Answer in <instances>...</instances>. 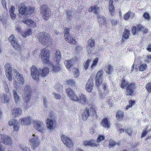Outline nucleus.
<instances>
[{"mask_svg":"<svg viewBox=\"0 0 151 151\" xmlns=\"http://www.w3.org/2000/svg\"><path fill=\"white\" fill-rule=\"evenodd\" d=\"M39 70V72L36 67L34 65L32 66L31 69V73L33 78L37 81L39 80L40 74L42 77H44L48 75L50 71L49 69L46 67Z\"/></svg>","mask_w":151,"mask_h":151,"instance_id":"1","label":"nucleus"},{"mask_svg":"<svg viewBox=\"0 0 151 151\" xmlns=\"http://www.w3.org/2000/svg\"><path fill=\"white\" fill-rule=\"evenodd\" d=\"M66 93L68 96L72 100L77 101L78 102L85 104L87 101L86 95L82 94L78 98L73 91L70 88H67L66 90Z\"/></svg>","mask_w":151,"mask_h":151,"instance_id":"2","label":"nucleus"},{"mask_svg":"<svg viewBox=\"0 0 151 151\" xmlns=\"http://www.w3.org/2000/svg\"><path fill=\"white\" fill-rule=\"evenodd\" d=\"M120 86L122 88H124L126 87V95L127 96H132L135 94L136 86L134 83H131L128 84L126 82L124 79H123L121 82Z\"/></svg>","mask_w":151,"mask_h":151,"instance_id":"3","label":"nucleus"},{"mask_svg":"<svg viewBox=\"0 0 151 151\" xmlns=\"http://www.w3.org/2000/svg\"><path fill=\"white\" fill-rule=\"evenodd\" d=\"M19 14L22 15L27 16L31 15L35 12V8L32 7H27L23 3H22L19 6Z\"/></svg>","mask_w":151,"mask_h":151,"instance_id":"4","label":"nucleus"},{"mask_svg":"<svg viewBox=\"0 0 151 151\" xmlns=\"http://www.w3.org/2000/svg\"><path fill=\"white\" fill-rule=\"evenodd\" d=\"M38 38L40 42L45 45L52 42V38L47 33L45 32H40L38 35Z\"/></svg>","mask_w":151,"mask_h":151,"instance_id":"5","label":"nucleus"},{"mask_svg":"<svg viewBox=\"0 0 151 151\" xmlns=\"http://www.w3.org/2000/svg\"><path fill=\"white\" fill-rule=\"evenodd\" d=\"M40 9L43 14V18L45 20H47L51 16L50 9L47 5H43L40 6Z\"/></svg>","mask_w":151,"mask_h":151,"instance_id":"6","label":"nucleus"},{"mask_svg":"<svg viewBox=\"0 0 151 151\" xmlns=\"http://www.w3.org/2000/svg\"><path fill=\"white\" fill-rule=\"evenodd\" d=\"M50 52L48 49H43L41 51V58L45 64H48L50 61Z\"/></svg>","mask_w":151,"mask_h":151,"instance_id":"7","label":"nucleus"},{"mask_svg":"<svg viewBox=\"0 0 151 151\" xmlns=\"http://www.w3.org/2000/svg\"><path fill=\"white\" fill-rule=\"evenodd\" d=\"M90 115L93 116L95 115L96 116H97L96 110L93 107L90 108V111L89 109L86 108L83 113L82 118L83 120H86Z\"/></svg>","mask_w":151,"mask_h":151,"instance_id":"8","label":"nucleus"},{"mask_svg":"<svg viewBox=\"0 0 151 151\" xmlns=\"http://www.w3.org/2000/svg\"><path fill=\"white\" fill-rule=\"evenodd\" d=\"M143 31L144 33H146L148 32V29L141 25L138 24L136 26H134L131 30L132 34L134 35L139 31Z\"/></svg>","mask_w":151,"mask_h":151,"instance_id":"9","label":"nucleus"},{"mask_svg":"<svg viewBox=\"0 0 151 151\" xmlns=\"http://www.w3.org/2000/svg\"><path fill=\"white\" fill-rule=\"evenodd\" d=\"M103 79V70H100L98 71L96 77V84L98 90L99 86L102 83Z\"/></svg>","mask_w":151,"mask_h":151,"instance_id":"10","label":"nucleus"},{"mask_svg":"<svg viewBox=\"0 0 151 151\" xmlns=\"http://www.w3.org/2000/svg\"><path fill=\"white\" fill-rule=\"evenodd\" d=\"M61 140L63 143L69 148H72L73 146L72 140L63 134L61 136Z\"/></svg>","mask_w":151,"mask_h":151,"instance_id":"11","label":"nucleus"},{"mask_svg":"<svg viewBox=\"0 0 151 151\" xmlns=\"http://www.w3.org/2000/svg\"><path fill=\"white\" fill-rule=\"evenodd\" d=\"M31 89L30 87L29 86L27 85L25 88V93L24 94V100L25 102L27 103L29 101L31 98Z\"/></svg>","mask_w":151,"mask_h":151,"instance_id":"12","label":"nucleus"},{"mask_svg":"<svg viewBox=\"0 0 151 151\" xmlns=\"http://www.w3.org/2000/svg\"><path fill=\"white\" fill-rule=\"evenodd\" d=\"M69 29L66 28L65 29V34L64 36L65 40L68 42L69 43L72 44H75L76 42V41L73 38L71 37H70V35L69 34Z\"/></svg>","mask_w":151,"mask_h":151,"instance_id":"13","label":"nucleus"},{"mask_svg":"<svg viewBox=\"0 0 151 151\" xmlns=\"http://www.w3.org/2000/svg\"><path fill=\"white\" fill-rule=\"evenodd\" d=\"M6 69V74L7 77L9 81L12 80V67L9 64H6L5 66Z\"/></svg>","mask_w":151,"mask_h":151,"instance_id":"14","label":"nucleus"},{"mask_svg":"<svg viewBox=\"0 0 151 151\" xmlns=\"http://www.w3.org/2000/svg\"><path fill=\"white\" fill-rule=\"evenodd\" d=\"M9 40L11 42L13 46L16 49H20L21 47L17 43L16 40V38L14 35H11L9 37Z\"/></svg>","mask_w":151,"mask_h":151,"instance_id":"15","label":"nucleus"},{"mask_svg":"<svg viewBox=\"0 0 151 151\" xmlns=\"http://www.w3.org/2000/svg\"><path fill=\"white\" fill-rule=\"evenodd\" d=\"M34 127L37 130L41 132H43L44 129L43 123L40 121H34Z\"/></svg>","mask_w":151,"mask_h":151,"instance_id":"16","label":"nucleus"},{"mask_svg":"<svg viewBox=\"0 0 151 151\" xmlns=\"http://www.w3.org/2000/svg\"><path fill=\"white\" fill-rule=\"evenodd\" d=\"M93 86V80L92 78H89L86 86V90L88 93L91 92Z\"/></svg>","mask_w":151,"mask_h":151,"instance_id":"17","label":"nucleus"},{"mask_svg":"<svg viewBox=\"0 0 151 151\" xmlns=\"http://www.w3.org/2000/svg\"><path fill=\"white\" fill-rule=\"evenodd\" d=\"M55 121L47 118L46 120V123L47 128L50 130H52L55 128Z\"/></svg>","mask_w":151,"mask_h":151,"instance_id":"18","label":"nucleus"},{"mask_svg":"<svg viewBox=\"0 0 151 151\" xmlns=\"http://www.w3.org/2000/svg\"><path fill=\"white\" fill-rule=\"evenodd\" d=\"M34 138H32L30 139V142L31 144L32 145L33 149H35V148L37 147L39 145V141H38V138L37 137H35V135L33 134V135Z\"/></svg>","mask_w":151,"mask_h":151,"instance_id":"19","label":"nucleus"},{"mask_svg":"<svg viewBox=\"0 0 151 151\" xmlns=\"http://www.w3.org/2000/svg\"><path fill=\"white\" fill-rule=\"evenodd\" d=\"M14 71L17 74L15 78L19 82V83L23 84L24 82V80L23 76L20 74L17 70L14 69Z\"/></svg>","mask_w":151,"mask_h":151,"instance_id":"20","label":"nucleus"},{"mask_svg":"<svg viewBox=\"0 0 151 151\" xmlns=\"http://www.w3.org/2000/svg\"><path fill=\"white\" fill-rule=\"evenodd\" d=\"M61 54L59 50H57L55 53V57L54 62L55 64L58 65L61 59Z\"/></svg>","mask_w":151,"mask_h":151,"instance_id":"21","label":"nucleus"},{"mask_svg":"<svg viewBox=\"0 0 151 151\" xmlns=\"http://www.w3.org/2000/svg\"><path fill=\"white\" fill-rule=\"evenodd\" d=\"M101 124L102 126L105 128L108 129L110 127V122L106 117L105 118L102 120Z\"/></svg>","mask_w":151,"mask_h":151,"instance_id":"22","label":"nucleus"},{"mask_svg":"<svg viewBox=\"0 0 151 151\" xmlns=\"http://www.w3.org/2000/svg\"><path fill=\"white\" fill-rule=\"evenodd\" d=\"M9 126L13 125L14 131H17L19 129V124L17 120L13 119L9 121Z\"/></svg>","mask_w":151,"mask_h":151,"instance_id":"23","label":"nucleus"},{"mask_svg":"<svg viewBox=\"0 0 151 151\" xmlns=\"http://www.w3.org/2000/svg\"><path fill=\"white\" fill-rule=\"evenodd\" d=\"M22 22L26 24L29 27L35 28L36 27V23L34 21L30 19H26L23 20Z\"/></svg>","mask_w":151,"mask_h":151,"instance_id":"24","label":"nucleus"},{"mask_svg":"<svg viewBox=\"0 0 151 151\" xmlns=\"http://www.w3.org/2000/svg\"><path fill=\"white\" fill-rule=\"evenodd\" d=\"M12 115L15 117L17 116H19L21 114L22 110L20 108H16L12 109Z\"/></svg>","mask_w":151,"mask_h":151,"instance_id":"25","label":"nucleus"},{"mask_svg":"<svg viewBox=\"0 0 151 151\" xmlns=\"http://www.w3.org/2000/svg\"><path fill=\"white\" fill-rule=\"evenodd\" d=\"M113 3V0H110L109 1V8L110 13L111 15H113L114 14V8Z\"/></svg>","mask_w":151,"mask_h":151,"instance_id":"26","label":"nucleus"},{"mask_svg":"<svg viewBox=\"0 0 151 151\" xmlns=\"http://www.w3.org/2000/svg\"><path fill=\"white\" fill-rule=\"evenodd\" d=\"M83 144L85 146H91V147H96L98 146V145L97 144L94 140H91L89 141H86L83 142Z\"/></svg>","mask_w":151,"mask_h":151,"instance_id":"27","label":"nucleus"},{"mask_svg":"<svg viewBox=\"0 0 151 151\" xmlns=\"http://www.w3.org/2000/svg\"><path fill=\"white\" fill-rule=\"evenodd\" d=\"M124 112L123 111H118L116 114V117L117 120L119 121L122 120L124 117Z\"/></svg>","mask_w":151,"mask_h":151,"instance_id":"28","label":"nucleus"},{"mask_svg":"<svg viewBox=\"0 0 151 151\" xmlns=\"http://www.w3.org/2000/svg\"><path fill=\"white\" fill-rule=\"evenodd\" d=\"M32 120L30 117L27 116V117L24 118L22 119L21 122L24 125H29L31 123Z\"/></svg>","mask_w":151,"mask_h":151,"instance_id":"29","label":"nucleus"},{"mask_svg":"<svg viewBox=\"0 0 151 151\" xmlns=\"http://www.w3.org/2000/svg\"><path fill=\"white\" fill-rule=\"evenodd\" d=\"M1 101L4 103H9L10 101V96H8L7 95L4 94L1 97Z\"/></svg>","mask_w":151,"mask_h":151,"instance_id":"30","label":"nucleus"},{"mask_svg":"<svg viewBox=\"0 0 151 151\" xmlns=\"http://www.w3.org/2000/svg\"><path fill=\"white\" fill-rule=\"evenodd\" d=\"M72 61L71 60H65L64 62V64L67 69H70L73 65Z\"/></svg>","mask_w":151,"mask_h":151,"instance_id":"31","label":"nucleus"},{"mask_svg":"<svg viewBox=\"0 0 151 151\" xmlns=\"http://www.w3.org/2000/svg\"><path fill=\"white\" fill-rule=\"evenodd\" d=\"M114 70V68L112 65L109 64L108 65L106 70V72L108 74H110Z\"/></svg>","mask_w":151,"mask_h":151,"instance_id":"32","label":"nucleus"},{"mask_svg":"<svg viewBox=\"0 0 151 151\" xmlns=\"http://www.w3.org/2000/svg\"><path fill=\"white\" fill-rule=\"evenodd\" d=\"M99 9V8L96 6H91L88 9V11L90 12L94 11V13L98 14Z\"/></svg>","mask_w":151,"mask_h":151,"instance_id":"33","label":"nucleus"},{"mask_svg":"<svg viewBox=\"0 0 151 151\" xmlns=\"http://www.w3.org/2000/svg\"><path fill=\"white\" fill-rule=\"evenodd\" d=\"M130 34L129 31L127 29H125L123 33L122 36L123 38L125 39H127L129 38Z\"/></svg>","mask_w":151,"mask_h":151,"instance_id":"34","label":"nucleus"},{"mask_svg":"<svg viewBox=\"0 0 151 151\" xmlns=\"http://www.w3.org/2000/svg\"><path fill=\"white\" fill-rule=\"evenodd\" d=\"M129 104L127 105L125 108L126 110H128L134 104L135 101L132 100H129Z\"/></svg>","mask_w":151,"mask_h":151,"instance_id":"35","label":"nucleus"},{"mask_svg":"<svg viewBox=\"0 0 151 151\" xmlns=\"http://www.w3.org/2000/svg\"><path fill=\"white\" fill-rule=\"evenodd\" d=\"M32 31L31 29H29L27 31H25V32H21V35L23 37H25L29 35L32 33Z\"/></svg>","mask_w":151,"mask_h":151,"instance_id":"36","label":"nucleus"},{"mask_svg":"<svg viewBox=\"0 0 151 151\" xmlns=\"http://www.w3.org/2000/svg\"><path fill=\"white\" fill-rule=\"evenodd\" d=\"M95 40L91 38L88 40V46L91 47H93L95 45Z\"/></svg>","mask_w":151,"mask_h":151,"instance_id":"37","label":"nucleus"},{"mask_svg":"<svg viewBox=\"0 0 151 151\" xmlns=\"http://www.w3.org/2000/svg\"><path fill=\"white\" fill-rule=\"evenodd\" d=\"M120 144V142H117L115 143V142L114 141L111 140L110 141L109 146V147L110 148L111 147H113L116 144L119 145Z\"/></svg>","mask_w":151,"mask_h":151,"instance_id":"38","label":"nucleus"},{"mask_svg":"<svg viewBox=\"0 0 151 151\" xmlns=\"http://www.w3.org/2000/svg\"><path fill=\"white\" fill-rule=\"evenodd\" d=\"M147 68V66L146 64H142L139 66V69L140 71H142L146 69Z\"/></svg>","mask_w":151,"mask_h":151,"instance_id":"39","label":"nucleus"},{"mask_svg":"<svg viewBox=\"0 0 151 151\" xmlns=\"http://www.w3.org/2000/svg\"><path fill=\"white\" fill-rule=\"evenodd\" d=\"M66 83L68 85L72 86H74L75 85V82L72 79H69L66 81Z\"/></svg>","mask_w":151,"mask_h":151,"instance_id":"40","label":"nucleus"},{"mask_svg":"<svg viewBox=\"0 0 151 151\" xmlns=\"http://www.w3.org/2000/svg\"><path fill=\"white\" fill-rule=\"evenodd\" d=\"M99 59L98 58H96L93 60V63L91 66V69H93V68L96 65Z\"/></svg>","mask_w":151,"mask_h":151,"instance_id":"41","label":"nucleus"},{"mask_svg":"<svg viewBox=\"0 0 151 151\" xmlns=\"http://www.w3.org/2000/svg\"><path fill=\"white\" fill-rule=\"evenodd\" d=\"M52 70L53 72H57L60 70L61 68L59 66H57L53 65L52 66Z\"/></svg>","mask_w":151,"mask_h":151,"instance_id":"42","label":"nucleus"},{"mask_svg":"<svg viewBox=\"0 0 151 151\" xmlns=\"http://www.w3.org/2000/svg\"><path fill=\"white\" fill-rule=\"evenodd\" d=\"M15 101L16 103H17L19 99V97L16 91H13Z\"/></svg>","mask_w":151,"mask_h":151,"instance_id":"43","label":"nucleus"},{"mask_svg":"<svg viewBox=\"0 0 151 151\" xmlns=\"http://www.w3.org/2000/svg\"><path fill=\"white\" fill-rule=\"evenodd\" d=\"M143 17L147 20H149L151 19L150 14L147 12L144 13Z\"/></svg>","mask_w":151,"mask_h":151,"instance_id":"44","label":"nucleus"},{"mask_svg":"<svg viewBox=\"0 0 151 151\" xmlns=\"http://www.w3.org/2000/svg\"><path fill=\"white\" fill-rule=\"evenodd\" d=\"M146 88L149 93L151 92V83H148L146 86Z\"/></svg>","mask_w":151,"mask_h":151,"instance_id":"45","label":"nucleus"},{"mask_svg":"<svg viewBox=\"0 0 151 151\" xmlns=\"http://www.w3.org/2000/svg\"><path fill=\"white\" fill-rule=\"evenodd\" d=\"M131 13V12L129 11L124 14V19L127 20L129 18Z\"/></svg>","mask_w":151,"mask_h":151,"instance_id":"46","label":"nucleus"},{"mask_svg":"<svg viewBox=\"0 0 151 151\" xmlns=\"http://www.w3.org/2000/svg\"><path fill=\"white\" fill-rule=\"evenodd\" d=\"M105 138L104 136L100 135L96 139L97 142V143L100 142L102 140H104Z\"/></svg>","mask_w":151,"mask_h":151,"instance_id":"47","label":"nucleus"},{"mask_svg":"<svg viewBox=\"0 0 151 151\" xmlns=\"http://www.w3.org/2000/svg\"><path fill=\"white\" fill-rule=\"evenodd\" d=\"M74 72L73 75L75 76V77L77 78L79 75V70L77 68H74Z\"/></svg>","mask_w":151,"mask_h":151,"instance_id":"48","label":"nucleus"},{"mask_svg":"<svg viewBox=\"0 0 151 151\" xmlns=\"http://www.w3.org/2000/svg\"><path fill=\"white\" fill-rule=\"evenodd\" d=\"M90 61V60H88L85 63H84L83 65L85 70H86L88 68Z\"/></svg>","mask_w":151,"mask_h":151,"instance_id":"49","label":"nucleus"},{"mask_svg":"<svg viewBox=\"0 0 151 151\" xmlns=\"http://www.w3.org/2000/svg\"><path fill=\"white\" fill-rule=\"evenodd\" d=\"M125 131L127 132L129 136H131L133 133V131L130 128H127L125 130Z\"/></svg>","mask_w":151,"mask_h":151,"instance_id":"50","label":"nucleus"},{"mask_svg":"<svg viewBox=\"0 0 151 151\" xmlns=\"http://www.w3.org/2000/svg\"><path fill=\"white\" fill-rule=\"evenodd\" d=\"M97 18L98 19H100L99 20L100 21H103V22H105L106 18L104 16H102L100 17L99 15H98Z\"/></svg>","mask_w":151,"mask_h":151,"instance_id":"51","label":"nucleus"},{"mask_svg":"<svg viewBox=\"0 0 151 151\" xmlns=\"http://www.w3.org/2000/svg\"><path fill=\"white\" fill-rule=\"evenodd\" d=\"M15 8L14 6H11V8L9 9V14L14 13L15 11Z\"/></svg>","mask_w":151,"mask_h":151,"instance_id":"52","label":"nucleus"},{"mask_svg":"<svg viewBox=\"0 0 151 151\" xmlns=\"http://www.w3.org/2000/svg\"><path fill=\"white\" fill-rule=\"evenodd\" d=\"M66 14L68 19H70L72 17L71 12L70 11H68L66 12Z\"/></svg>","mask_w":151,"mask_h":151,"instance_id":"53","label":"nucleus"},{"mask_svg":"<svg viewBox=\"0 0 151 151\" xmlns=\"http://www.w3.org/2000/svg\"><path fill=\"white\" fill-rule=\"evenodd\" d=\"M4 89L5 90V91L6 92H8L9 91V90L8 87V86L7 85V84H6V82H5L4 84Z\"/></svg>","mask_w":151,"mask_h":151,"instance_id":"54","label":"nucleus"},{"mask_svg":"<svg viewBox=\"0 0 151 151\" xmlns=\"http://www.w3.org/2000/svg\"><path fill=\"white\" fill-rule=\"evenodd\" d=\"M12 19H15L16 17V15L14 13L9 14Z\"/></svg>","mask_w":151,"mask_h":151,"instance_id":"55","label":"nucleus"},{"mask_svg":"<svg viewBox=\"0 0 151 151\" xmlns=\"http://www.w3.org/2000/svg\"><path fill=\"white\" fill-rule=\"evenodd\" d=\"M147 134V131L146 130H144L143 131L142 135H141V137H145Z\"/></svg>","mask_w":151,"mask_h":151,"instance_id":"56","label":"nucleus"},{"mask_svg":"<svg viewBox=\"0 0 151 151\" xmlns=\"http://www.w3.org/2000/svg\"><path fill=\"white\" fill-rule=\"evenodd\" d=\"M54 94L55 96H54L55 98L56 99H60V96L59 94H58L56 93H55Z\"/></svg>","mask_w":151,"mask_h":151,"instance_id":"57","label":"nucleus"},{"mask_svg":"<svg viewBox=\"0 0 151 151\" xmlns=\"http://www.w3.org/2000/svg\"><path fill=\"white\" fill-rule=\"evenodd\" d=\"M111 22L112 24L113 25H115L117 24V20H111Z\"/></svg>","mask_w":151,"mask_h":151,"instance_id":"58","label":"nucleus"},{"mask_svg":"<svg viewBox=\"0 0 151 151\" xmlns=\"http://www.w3.org/2000/svg\"><path fill=\"white\" fill-rule=\"evenodd\" d=\"M16 29L19 32H21V31H22V29H21V28L20 27L17 26V27H16Z\"/></svg>","mask_w":151,"mask_h":151,"instance_id":"59","label":"nucleus"},{"mask_svg":"<svg viewBox=\"0 0 151 151\" xmlns=\"http://www.w3.org/2000/svg\"><path fill=\"white\" fill-rule=\"evenodd\" d=\"M147 50L149 52H151V45H149L147 48Z\"/></svg>","mask_w":151,"mask_h":151,"instance_id":"60","label":"nucleus"},{"mask_svg":"<svg viewBox=\"0 0 151 151\" xmlns=\"http://www.w3.org/2000/svg\"><path fill=\"white\" fill-rule=\"evenodd\" d=\"M23 151H30L28 147H25L22 149Z\"/></svg>","mask_w":151,"mask_h":151,"instance_id":"61","label":"nucleus"},{"mask_svg":"<svg viewBox=\"0 0 151 151\" xmlns=\"http://www.w3.org/2000/svg\"><path fill=\"white\" fill-rule=\"evenodd\" d=\"M102 87L104 89V91H105L106 90V88H107L106 85V84H103L102 85Z\"/></svg>","mask_w":151,"mask_h":151,"instance_id":"62","label":"nucleus"},{"mask_svg":"<svg viewBox=\"0 0 151 151\" xmlns=\"http://www.w3.org/2000/svg\"><path fill=\"white\" fill-rule=\"evenodd\" d=\"M73 61H76L78 60V59L77 57H75L74 58L72 59Z\"/></svg>","mask_w":151,"mask_h":151,"instance_id":"63","label":"nucleus"},{"mask_svg":"<svg viewBox=\"0 0 151 151\" xmlns=\"http://www.w3.org/2000/svg\"><path fill=\"white\" fill-rule=\"evenodd\" d=\"M119 131L120 133H122V132H124V130L123 129H119Z\"/></svg>","mask_w":151,"mask_h":151,"instance_id":"64","label":"nucleus"}]
</instances>
